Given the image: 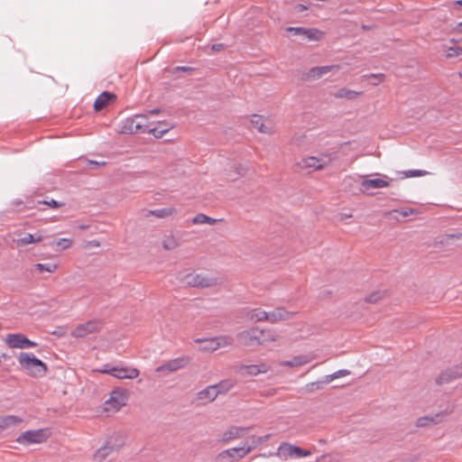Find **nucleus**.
Wrapping results in <instances>:
<instances>
[{
  "instance_id": "obj_1",
  "label": "nucleus",
  "mask_w": 462,
  "mask_h": 462,
  "mask_svg": "<svg viewBox=\"0 0 462 462\" xmlns=\"http://www.w3.org/2000/svg\"><path fill=\"white\" fill-rule=\"evenodd\" d=\"M173 127V124L166 121L158 122V124L152 127L150 125H142L136 124L134 125L133 118L128 117L125 120V124L122 127L123 134H134V133H150L152 134L156 138H162L164 134L168 133Z\"/></svg>"
},
{
  "instance_id": "obj_2",
  "label": "nucleus",
  "mask_w": 462,
  "mask_h": 462,
  "mask_svg": "<svg viewBox=\"0 0 462 462\" xmlns=\"http://www.w3.org/2000/svg\"><path fill=\"white\" fill-rule=\"evenodd\" d=\"M21 366L33 377H42L46 374L48 367L45 363L36 358L32 354L21 352L19 355Z\"/></svg>"
},
{
  "instance_id": "obj_3",
  "label": "nucleus",
  "mask_w": 462,
  "mask_h": 462,
  "mask_svg": "<svg viewBox=\"0 0 462 462\" xmlns=\"http://www.w3.org/2000/svg\"><path fill=\"white\" fill-rule=\"evenodd\" d=\"M263 330L258 328H252L247 330L239 332L236 335L237 341L240 345L248 347H255L263 345Z\"/></svg>"
},
{
  "instance_id": "obj_4",
  "label": "nucleus",
  "mask_w": 462,
  "mask_h": 462,
  "mask_svg": "<svg viewBox=\"0 0 462 462\" xmlns=\"http://www.w3.org/2000/svg\"><path fill=\"white\" fill-rule=\"evenodd\" d=\"M189 363L190 357L188 356H182L180 357L171 359L165 364L159 365L155 371L162 375H168L171 373L186 367Z\"/></svg>"
},
{
  "instance_id": "obj_5",
  "label": "nucleus",
  "mask_w": 462,
  "mask_h": 462,
  "mask_svg": "<svg viewBox=\"0 0 462 462\" xmlns=\"http://www.w3.org/2000/svg\"><path fill=\"white\" fill-rule=\"evenodd\" d=\"M334 158L335 157H331L330 155H321L320 157L310 156L303 158L298 163V166L301 170L313 169L318 171L329 165Z\"/></svg>"
},
{
  "instance_id": "obj_6",
  "label": "nucleus",
  "mask_w": 462,
  "mask_h": 462,
  "mask_svg": "<svg viewBox=\"0 0 462 462\" xmlns=\"http://www.w3.org/2000/svg\"><path fill=\"white\" fill-rule=\"evenodd\" d=\"M311 454L310 450L303 449L300 447H297L295 445L283 442L280 445L278 448V451L276 455L282 458H288V457H308Z\"/></svg>"
},
{
  "instance_id": "obj_7",
  "label": "nucleus",
  "mask_w": 462,
  "mask_h": 462,
  "mask_svg": "<svg viewBox=\"0 0 462 462\" xmlns=\"http://www.w3.org/2000/svg\"><path fill=\"white\" fill-rule=\"evenodd\" d=\"M186 283L191 287L209 288L218 284V279L200 273H189L185 277Z\"/></svg>"
},
{
  "instance_id": "obj_8",
  "label": "nucleus",
  "mask_w": 462,
  "mask_h": 462,
  "mask_svg": "<svg viewBox=\"0 0 462 462\" xmlns=\"http://www.w3.org/2000/svg\"><path fill=\"white\" fill-rule=\"evenodd\" d=\"M49 433L47 430H27L23 432L16 439L22 444L42 443L47 440Z\"/></svg>"
},
{
  "instance_id": "obj_9",
  "label": "nucleus",
  "mask_w": 462,
  "mask_h": 462,
  "mask_svg": "<svg viewBox=\"0 0 462 462\" xmlns=\"http://www.w3.org/2000/svg\"><path fill=\"white\" fill-rule=\"evenodd\" d=\"M288 32L293 35H300L307 38L309 41L319 42L324 39L325 33L317 28H305V27H288Z\"/></svg>"
},
{
  "instance_id": "obj_10",
  "label": "nucleus",
  "mask_w": 462,
  "mask_h": 462,
  "mask_svg": "<svg viewBox=\"0 0 462 462\" xmlns=\"http://www.w3.org/2000/svg\"><path fill=\"white\" fill-rule=\"evenodd\" d=\"M6 344L11 348L34 347L37 344L23 334H9L5 338Z\"/></svg>"
},
{
  "instance_id": "obj_11",
  "label": "nucleus",
  "mask_w": 462,
  "mask_h": 462,
  "mask_svg": "<svg viewBox=\"0 0 462 462\" xmlns=\"http://www.w3.org/2000/svg\"><path fill=\"white\" fill-rule=\"evenodd\" d=\"M363 180L360 183V190L365 193L369 189H377L390 186L388 176L383 175V178L366 179L362 177Z\"/></svg>"
},
{
  "instance_id": "obj_12",
  "label": "nucleus",
  "mask_w": 462,
  "mask_h": 462,
  "mask_svg": "<svg viewBox=\"0 0 462 462\" xmlns=\"http://www.w3.org/2000/svg\"><path fill=\"white\" fill-rule=\"evenodd\" d=\"M254 448V447H250V446L228 448V449L221 451L217 455V457L219 459H225V458L228 457L232 460H238V459L245 457Z\"/></svg>"
},
{
  "instance_id": "obj_13",
  "label": "nucleus",
  "mask_w": 462,
  "mask_h": 462,
  "mask_svg": "<svg viewBox=\"0 0 462 462\" xmlns=\"http://www.w3.org/2000/svg\"><path fill=\"white\" fill-rule=\"evenodd\" d=\"M253 128L259 133L272 134L275 132V126L270 117H254L250 120Z\"/></svg>"
},
{
  "instance_id": "obj_14",
  "label": "nucleus",
  "mask_w": 462,
  "mask_h": 462,
  "mask_svg": "<svg viewBox=\"0 0 462 462\" xmlns=\"http://www.w3.org/2000/svg\"><path fill=\"white\" fill-rule=\"evenodd\" d=\"M462 377V366H454L451 368H448L441 372V374L437 377L436 383L437 384H443L450 383L454 380Z\"/></svg>"
},
{
  "instance_id": "obj_15",
  "label": "nucleus",
  "mask_w": 462,
  "mask_h": 462,
  "mask_svg": "<svg viewBox=\"0 0 462 462\" xmlns=\"http://www.w3.org/2000/svg\"><path fill=\"white\" fill-rule=\"evenodd\" d=\"M270 370L267 364L262 363L260 365H242L238 367L237 373L242 375H257L259 374H265Z\"/></svg>"
},
{
  "instance_id": "obj_16",
  "label": "nucleus",
  "mask_w": 462,
  "mask_h": 462,
  "mask_svg": "<svg viewBox=\"0 0 462 462\" xmlns=\"http://www.w3.org/2000/svg\"><path fill=\"white\" fill-rule=\"evenodd\" d=\"M452 411H453V408L450 410H445V411L436 413L432 416L420 417L417 420L416 426L417 427H426L430 424H439L444 420V418L447 415L450 414Z\"/></svg>"
},
{
  "instance_id": "obj_17",
  "label": "nucleus",
  "mask_w": 462,
  "mask_h": 462,
  "mask_svg": "<svg viewBox=\"0 0 462 462\" xmlns=\"http://www.w3.org/2000/svg\"><path fill=\"white\" fill-rule=\"evenodd\" d=\"M339 69H340L339 65L318 66V67L311 68L308 71L307 77L310 79H319L329 72L338 71Z\"/></svg>"
},
{
  "instance_id": "obj_18",
  "label": "nucleus",
  "mask_w": 462,
  "mask_h": 462,
  "mask_svg": "<svg viewBox=\"0 0 462 462\" xmlns=\"http://www.w3.org/2000/svg\"><path fill=\"white\" fill-rule=\"evenodd\" d=\"M98 330V323L95 320L79 325L71 333L74 337H83Z\"/></svg>"
},
{
  "instance_id": "obj_19",
  "label": "nucleus",
  "mask_w": 462,
  "mask_h": 462,
  "mask_svg": "<svg viewBox=\"0 0 462 462\" xmlns=\"http://www.w3.org/2000/svg\"><path fill=\"white\" fill-rule=\"evenodd\" d=\"M248 430L249 428L232 426L222 434L220 441L227 443L232 439H238L245 434Z\"/></svg>"
},
{
  "instance_id": "obj_20",
  "label": "nucleus",
  "mask_w": 462,
  "mask_h": 462,
  "mask_svg": "<svg viewBox=\"0 0 462 462\" xmlns=\"http://www.w3.org/2000/svg\"><path fill=\"white\" fill-rule=\"evenodd\" d=\"M291 316L292 314L287 311L284 308H276L273 311L267 312V321L275 323L280 320L289 319Z\"/></svg>"
},
{
  "instance_id": "obj_21",
  "label": "nucleus",
  "mask_w": 462,
  "mask_h": 462,
  "mask_svg": "<svg viewBox=\"0 0 462 462\" xmlns=\"http://www.w3.org/2000/svg\"><path fill=\"white\" fill-rule=\"evenodd\" d=\"M215 388L214 384L207 386L197 393V399L207 402L215 401L218 396Z\"/></svg>"
},
{
  "instance_id": "obj_22",
  "label": "nucleus",
  "mask_w": 462,
  "mask_h": 462,
  "mask_svg": "<svg viewBox=\"0 0 462 462\" xmlns=\"http://www.w3.org/2000/svg\"><path fill=\"white\" fill-rule=\"evenodd\" d=\"M114 98V95L108 92H103L97 97L94 103V109L96 113L101 112Z\"/></svg>"
},
{
  "instance_id": "obj_23",
  "label": "nucleus",
  "mask_w": 462,
  "mask_h": 462,
  "mask_svg": "<svg viewBox=\"0 0 462 462\" xmlns=\"http://www.w3.org/2000/svg\"><path fill=\"white\" fill-rule=\"evenodd\" d=\"M236 385V381L235 379H225L220 381L218 383L214 384L216 387V391L217 395H222L227 393L231 389H233Z\"/></svg>"
},
{
  "instance_id": "obj_24",
  "label": "nucleus",
  "mask_w": 462,
  "mask_h": 462,
  "mask_svg": "<svg viewBox=\"0 0 462 462\" xmlns=\"http://www.w3.org/2000/svg\"><path fill=\"white\" fill-rule=\"evenodd\" d=\"M139 375L136 368L121 366L117 365V379H134Z\"/></svg>"
},
{
  "instance_id": "obj_25",
  "label": "nucleus",
  "mask_w": 462,
  "mask_h": 462,
  "mask_svg": "<svg viewBox=\"0 0 462 462\" xmlns=\"http://www.w3.org/2000/svg\"><path fill=\"white\" fill-rule=\"evenodd\" d=\"M363 94L361 91L352 90L346 88H342L335 93V97L354 100Z\"/></svg>"
},
{
  "instance_id": "obj_26",
  "label": "nucleus",
  "mask_w": 462,
  "mask_h": 462,
  "mask_svg": "<svg viewBox=\"0 0 462 462\" xmlns=\"http://www.w3.org/2000/svg\"><path fill=\"white\" fill-rule=\"evenodd\" d=\"M195 343L202 344L200 350L203 352H213L217 350L215 337L211 338H196Z\"/></svg>"
},
{
  "instance_id": "obj_27",
  "label": "nucleus",
  "mask_w": 462,
  "mask_h": 462,
  "mask_svg": "<svg viewBox=\"0 0 462 462\" xmlns=\"http://www.w3.org/2000/svg\"><path fill=\"white\" fill-rule=\"evenodd\" d=\"M23 420L17 416L14 415H7L0 417V428L1 429H6L9 426L12 425H17L21 423Z\"/></svg>"
},
{
  "instance_id": "obj_28",
  "label": "nucleus",
  "mask_w": 462,
  "mask_h": 462,
  "mask_svg": "<svg viewBox=\"0 0 462 462\" xmlns=\"http://www.w3.org/2000/svg\"><path fill=\"white\" fill-rule=\"evenodd\" d=\"M310 361V359L304 355L296 356L292 359L285 361L283 363V365L289 366V367H294V366H300L303 365L308 364Z\"/></svg>"
},
{
  "instance_id": "obj_29",
  "label": "nucleus",
  "mask_w": 462,
  "mask_h": 462,
  "mask_svg": "<svg viewBox=\"0 0 462 462\" xmlns=\"http://www.w3.org/2000/svg\"><path fill=\"white\" fill-rule=\"evenodd\" d=\"M112 451V446L105 445L97 450V452L94 455V460L96 462H103Z\"/></svg>"
},
{
  "instance_id": "obj_30",
  "label": "nucleus",
  "mask_w": 462,
  "mask_h": 462,
  "mask_svg": "<svg viewBox=\"0 0 462 462\" xmlns=\"http://www.w3.org/2000/svg\"><path fill=\"white\" fill-rule=\"evenodd\" d=\"M218 221H220V219L212 218V217H210L205 214H202V213L196 215L191 220V222L195 225H199V224L214 225Z\"/></svg>"
},
{
  "instance_id": "obj_31",
  "label": "nucleus",
  "mask_w": 462,
  "mask_h": 462,
  "mask_svg": "<svg viewBox=\"0 0 462 462\" xmlns=\"http://www.w3.org/2000/svg\"><path fill=\"white\" fill-rule=\"evenodd\" d=\"M248 318L254 321H267V311L261 309H254L248 312Z\"/></svg>"
},
{
  "instance_id": "obj_32",
  "label": "nucleus",
  "mask_w": 462,
  "mask_h": 462,
  "mask_svg": "<svg viewBox=\"0 0 462 462\" xmlns=\"http://www.w3.org/2000/svg\"><path fill=\"white\" fill-rule=\"evenodd\" d=\"M177 213V210L174 208H158L151 211V214L159 217V218H165L168 217H171Z\"/></svg>"
},
{
  "instance_id": "obj_33",
  "label": "nucleus",
  "mask_w": 462,
  "mask_h": 462,
  "mask_svg": "<svg viewBox=\"0 0 462 462\" xmlns=\"http://www.w3.org/2000/svg\"><path fill=\"white\" fill-rule=\"evenodd\" d=\"M128 396L129 392L127 390L117 387V411L121 407L126 405Z\"/></svg>"
},
{
  "instance_id": "obj_34",
  "label": "nucleus",
  "mask_w": 462,
  "mask_h": 462,
  "mask_svg": "<svg viewBox=\"0 0 462 462\" xmlns=\"http://www.w3.org/2000/svg\"><path fill=\"white\" fill-rule=\"evenodd\" d=\"M328 383V382H325V376L322 380H319L317 382H311L305 385V392L306 393H314L315 391L320 390L323 388L324 384Z\"/></svg>"
},
{
  "instance_id": "obj_35",
  "label": "nucleus",
  "mask_w": 462,
  "mask_h": 462,
  "mask_svg": "<svg viewBox=\"0 0 462 462\" xmlns=\"http://www.w3.org/2000/svg\"><path fill=\"white\" fill-rule=\"evenodd\" d=\"M216 344L217 345V349L221 347L230 346L234 343V339L230 336H219L215 337Z\"/></svg>"
},
{
  "instance_id": "obj_36",
  "label": "nucleus",
  "mask_w": 462,
  "mask_h": 462,
  "mask_svg": "<svg viewBox=\"0 0 462 462\" xmlns=\"http://www.w3.org/2000/svg\"><path fill=\"white\" fill-rule=\"evenodd\" d=\"M350 374V371L347 369L338 370L331 374H328L325 376V382L331 383L333 380L337 379L339 377L346 376Z\"/></svg>"
},
{
  "instance_id": "obj_37",
  "label": "nucleus",
  "mask_w": 462,
  "mask_h": 462,
  "mask_svg": "<svg viewBox=\"0 0 462 462\" xmlns=\"http://www.w3.org/2000/svg\"><path fill=\"white\" fill-rule=\"evenodd\" d=\"M116 407V389L112 390L110 393V398L106 401L104 406L102 407V412H106L110 410V408Z\"/></svg>"
},
{
  "instance_id": "obj_38",
  "label": "nucleus",
  "mask_w": 462,
  "mask_h": 462,
  "mask_svg": "<svg viewBox=\"0 0 462 462\" xmlns=\"http://www.w3.org/2000/svg\"><path fill=\"white\" fill-rule=\"evenodd\" d=\"M42 240V236H38L37 238H34L33 235L27 234L24 237L18 239L17 244L21 245H25L32 243H37L41 242Z\"/></svg>"
},
{
  "instance_id": "obj_39",
  "label": "nucleus",
  "mask_w": 462,
  "mask_h": 462,
  "mask_svg": "<svg viewBox=\"0 0 462 462\" xmlns=\"http://www.w3.org/2000/svg\"><path fill=\"white\" fill-rule=\"evenodd\" d=\"M178 245H179V243L177 242L175 237L172 236H168L166 239H164V241L162 243V246L166 250L175 249L176 247H178Z\"/></svg>"
},
{
  "instance_id": "obj_40",
  "label": "nucleus",
  "mask_w": 462,
  "mask_h": 462,
  "mask_svg": "<svg viewBox=\"0 0 462 462\" xmlns=\"http://www.w3.org/2000/svg\"><path fill=\"white\" fill-rule=\"evenodd\" d=\"M404 178L422 177L428 174V171L423 170H409L402 172Z\"/></svg>"
},
{
  "instance_id": "obj_41",
  "label": "nucleus",
  "mask_w": 462,
  "mask_h": 462,
  "mask_svg": "<svg viewBox=\"0 0 462 462\" xmlns=\"http://www.w3.org/2000/svg\"><path fill=\"white\" fill-rule=\"evenodd\" d=\"M35 269L39 271L40 273L42 272H48V273H53L57 269V264H43V263H36L34 265Z\"/></svg>"
},
{
  "instance_id": "obj_42",
  "label": "nucleus",
  "mask_w": 462,
  "mask_h": 462,
  "mask_svg": "<svg viewBox=\"0 0 462 462\" xmlns=\"http://www.w3.org/2000/svg\"><path fill=\"white\" fill-rule=\"evenodd\" d=\"M384 293L382 291H374L371 293L370 295L366 296L365 300L368 303H376L381 299H383Z\"/></svg>"
},
{
  "instance_id": "obj_43",
  "label": "nucleus",
  "mask_w": 462,
  "mask_h": 462,
  "mask_svg": "<svg viewBox=\"0 0 462 462\" xmlns=\"http://www.w3.org/2000/svg\"><path fill=\"white\" fill-rule=\"evenodd\" d=\"M462 55V47L455 46L449 47L446 51L447 58H454Z\"/></svg>"
},
{
  "instance_id": "obj_44",
  "label": "nucleus",
  "mask_w": 462,
  "mask_h": 462,
  "mask_svg": "<svg viewBox=\"0 0 462 462\" xmlns=\"http://www.w3.org/2000/svg\"><path fill=\"white\" fill-rule=\"evenodd\" d=\"M80 162H86L88 168H89L91 170H95L100 166L106 165V162H97V161H92V160H87V159H80Z\"/></svg>"
},
{
  "instance_id": "obj_45",
  "label": "nucleus",
  "mask_w": 462,
  "mask_h": 462,
  "mask_svg": "<svg viewBox=\"0 0 462 462\" xmlns=\"http://www.w3.org/2000/svg\"><path fill=\"white\" fill-rule=\"evenodd\" d=\"M262 330H263V337H261L263 339H264L263 341V345L265 343L273 342V341L276 340V337L272 330H270V329H267V330L262 329Z\"/></svg>"
},
{
  "instance_id": "obj_46",
  "label": "nucleus",
  "mask_w": 462,
  "mask_h": 462,
  "mask_svg": "<svg viewBox=\"0 0 462 462\" xmlns=\"http://www.w3.org/2000/svg\"><path fill=\"white\" fill-rule=\"evenodd\" d=\"M95 371L116 376V366L110 365L108 364L104 365L102 368L96 369Z\"/></svg>"
},
{
  "instance_id": "obj_47",
  "label": "nucleus",
  "mask_w": 462,
  "mask_h": 462,
  "mask_svg": "<svg viewBox=\"0 0 462 462\" xmlns=\"http://www.w3.org/2000/svg\"><path fill=\"white\" fill-rule=\"evenodd\" d=\"M72 241L67 238H60L57 242V245L60 247V250H65L71 246Z\"/></svg>"
},
{
  "instance_id": "obj_48",
  "label": "nucleus",
  "mask_w": 462,
  "mask_h": 462,
  "mask_svg": "<svg viewBox=\"0 0 462 462\" xmlns=\"http://www.w3.org/2000/svg\"><path fill=\"white\" fill-rule=\"evenodd\" d=\"M393 212L398 213L403 217H407L411 215H413L416 211L413 208H402V209H399V210L398 209L393 210L391 213H393Z\"/></svg>"
},
{
  "instance_id": "obj_49",
  "label": "nucleus",
  "mask_w": 462,
  "mask_h": 462,
  "mask_svg": "<svg viewBox=\"0 0 462 462\" xmlns=\"http://www.w3.org/2000/svg\"><path fill=\"white\" fill-rule=\"evenodd\" d=\"M270 435H264L261 437L253 436V445L251 447H256L257 445L266 441L269 439Z\"/></svg>"
},
{
  "instance_id": "obj_50",
  "label": "nucleus",
  "mask_w": 462,
  "mask_h": 462,
  "mask_svg": "<svg viewBox=\"0 0 462 462\" xmlns=\"http://www.w3.org/2000/svg\"><path fill=\"white\" fill-rule=\"evenodd\" d=\"M65 205V203L63 202H58L56 201L55 199H51L48 201V206L51 208H61Z\"/></svg>"
},
{
  "instance_id": "obj_51",
  "label": "nucleus",
  "mask_w": 462,
  "mask_h": 462,
  "mask_svg": "<svg viewBox=\"0 0 462 462\" xmlns=\"http://www.w3.org/2000/svg\"><path fill=\"white\" fill-rule=\"evenodd\" d=\"M51 334L60 337H63L66 335V329L62 327H59V328H57L56 330L51 332Z\"/></svg>"
},
{
  "instance_id": "obj_52",
  "label": "nucleus",
  "mask_w": 462,
  "mask_h": 462,
  "mask_svg": "<svg viewBox=\"0 0 462 462\" xmlns=\"http://www.w3.org/2000/svg\"><path fill=\"white\" fill-rule=\"evenodd\" d=\"M452 33H462V22L457 23L455 26L451 29Z\"/></svg>"
},
{
  "instance_id": "obj_53",
  "label": "nucleus",
  "mask_w": 462,
  "mask_h": 462,
  "mask_svg": "<svg viewBox=\"0 0 462 462\" xmlns=\"http://www.w3.org/2000/svg\"><path fill=\"white\" fill-rule=\"evenodd\" d=\"M236 174L238 176H243L245 174L246 172V169L245 167H243L242 165H238L236 168Z\"/></svg>"
},
{
  "instance_id": "obj_54",
  "label": "nucleus",
  "mask_w": 462,
  "mask_h": 462,
  "mask_svg": "<svg viewBox=\"0 0 462 462\" xmlns=\"http://www.w3.org/2000/svg\"><path fill=\"white\" fill-rule=\"evenodd\" d=\"M212 51H218L223 49V44L212 45Z\"/></svg>"
},
{
  "instance_id": "obj_55",
  "label": "nucleus",
  "mask_w": 462,
  "mask_h": 462,
  "mask_svg": "<svg viewBox=\"0 0 462 462\" xmlns=\"http://www.w3.org/2000/svg\"><path fill=\"white\" fill-rule=\"evenodd\" d=\"M371 77L378 79L380 82L383 81V78H384V76L383 74L371 75Z\"/></svg>"
},
{
  "instance_id": "obj_56",
  "label": "nucleus",
  "mask_w": 462,
  "mask_h": 462,
  "mask_svg": "<svg viewBox=\"0 0 462 462\" xmlns=\"http://www.w3.org/2000/svg\"><path fill=\"white\" fill-rule=\"evenodd\" d=\"M177 69H181L183 71H191L192 70V69L189 67H179V68H177Z\"/></svg>"
},
{
  "instance_id": "obj_57",
  "label": "nucleus",
  "mask_w": 462,
  "mask_h": 462,
  "mask_svg": "<svg viewBox=\"0 0 462 462\" xmlns=\"http://www.w3.org/2000/svg\"><path fill=\"white\" fill-rule=\"evenodd\" d=\"M448 238H460L462 236V234H457V235H448Z\"/></svg>"
},
{
  "instance_id": "obj_58",
  "label": "nucleus",
  "mask_w": 462,
  "mask_h": 462,
  "mask_svg": "<svg viewBox=\"0 0 462 462\" xmlns=\"http://www.w3.org/2000/svg\"><path fill=\"white\" fill-rule=\"evenodd\" d=\"M14 206H20L23 204V201L21 199L14 200L13 202Z\"/></svg>"
},
{
  "instance_id": "obj_59",
  "label": "nucleus",
  "mask_w": 462,
  "mask_h": 462,
  "mask_svg": "<svg viewBox=\"0 0 462 462\" xmlns=\"http://www.w3.org/2000/svg\"><path fill=\"white\" fill-rule=\"evenodd\" d=\"M48 201L49 200H40V201H38V204H42V205H47L48 206Z\"/></svg>"
},
{
  "instance_id": "obj_60",
  "label": "nucleus",
  "mask_w": 462,
  "mask_h": 462,
  "mask_svg": "<svg viewBox=\"0 0 462 462\" xmlns=\"http://www.w3.org/2000/svg\"><path fill=\"white\" fill-rule=\"evenodd\" d=\"M455 5H458L462 6V0H457L454 3Z\"/></svg>"
},
{
  "instance_id": "obj_61",
  "label": "nucleus",
  "mask_w": 462,
  "mask_h": 462,
  "mask_svg": "<svg viewBox=\"0 0 462 462\" xmlns=\"http://www.w3.org/2000/svg\"><path fill=\"white\" fill-rule=\"evenodd\" d=\"M9 356L6 355V354H2L1 355V358H4V359H6L8 358Z\"/></svg>"
},
{
  "instance_id": "obj_62",
  "label": "nucleus",
  "mask_w": 462,
  "mask_h": 462,
  "mask_svg": "<svg viewBox=\"0 0 462 462\" xmlns=\"http://www.w3.org/2000/svg\"><path fill=\"white\" fill-rule=\"evenodd\" d=\"M303 9H306V7L302 6V5H300L299 9L298 10H303Z\"/></svg>"
},
{
  "instance_id": "obj_63",
  "label": "nucleus",
  "mask_w": 462,
  "mask_h": 462,
  "mask_svg": "<svg viewBox=\"0 0 462 462\" xmlns=\"http://www.w3.org/2000/svg\"><path fill=\"white\" fill-rule=\"evenodd\" d=\"M320 442H321V444H324V443H325V440L320 439Z\"/></svg>"
}]
</instances>
